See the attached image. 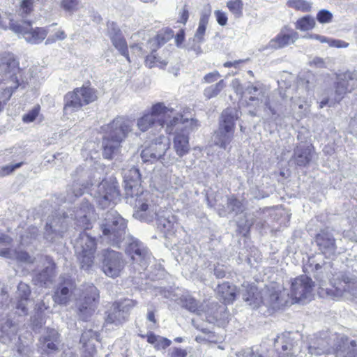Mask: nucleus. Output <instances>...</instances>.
Wrapping results in <instances>:
<instances>
[{"mask_svg":"<svg viewBox=\"0 0 357 357\" xmlns=\"http://www.w3.org/2000/svg\"><path fill=\"white\" fill-rule=\"evenodd\" d=\"M217 294L226 304H229L236 299V288L229 282H223L218 284Z\"/></svg>","mask_w":357,"mask_h":357,"instance_id":"a19ab883","label":"nucleus"},{"mask_svg":"<svg viewBox=\"0 0 357 357\" xmlns=\"http://www.w3.org/2000/svg\"><path fill=\"white\" fill-rule=\"evenodd\" d=\"M314 282L307 275L296 278L291 283L290 300L294 303H305L312 297Z\"/></svg>","mask_w":357,"mask_h":357,"instance_id":"ddd939ff","label":"nucleus"},{"mask_svg":"<svg viewBox=\"0 0 357 357\" xmlns=\"http://www.w3.org/2000/svg\"><path fill=\"white\" fill-rule=\"evenodd\" d=\"M244 93L249 96L250 102H254L255 105L264 103L265 110L268 109L273 115H278V108L275 109L270 102L268 98V92L265 86L259 82L252 83L248 82L244 88Z\"/></svg>","mask_w":357,"mask_h":357,"instance_id":"4468645a","label":"nucleus"},{"mask_svg":"<svg viewBox=\"0 0 357 357\" xmlns=\"http://www.w3.org/2000/svg\"><path fill=\"white\" fill-rule=\"evenodd\" d=\"M141 244V242L132 237L128 238L125 242V245L126 246V252L131 257L137 250L139 251V247Z\"/></svg>","mask_w":357,"mask_h":357,"instance_id":"6e6d98bb","label":"nucleus"},{"mask_svg":"<svg viewBox=\"0 0 357 357\" xmlns=\"http://www.w3.org/2000/svg\"><path fill=\"white\" fill-rule=\"evenodd\" d=\"M169 116L165 118V122L164 124V128L165 129V132L168 134H172L175 132L178 133L177 131L181 130L183 131H185L187 128V125L189 123L188 119H183V116L177 115L172 116L173 109H169Z\"/></svg>","mask_w":357,"mask_h":357,"instance_id":"c756f323","label":"nucleus"},{"mask_svg":"<svg viewBox=\"0 0 357 357\" xmlns=\"http://www.w3.org/2000/svg\"><path fill=\"white\" fill-rule=\"evenodd\" d=\"M18 62L13 54L4 52L0 55V82L8 84L10 82H18Z\"/></svg>","mask_w":357,"mask_h":357,"instance_id":"a211bd4d","label":"nucleus"},{"mask_svg":"<svg viewBox=\"0 0 357 357\" xmlns=\"http://www.w3.org/2000/svg\"><path fill=\"white\" fill-rule=\"evenodd\" d=\"M102 269L110 278H116L123 270L125 263L122 255L112 250H105L102 253Z\"/></svg>","mask_w":357,"mask_h":357,"instance_id":"6ab92c4d","label":"nucleus"},{"mask_svg":"<svg viewBox=\"0 0 357 357\" xmlns=\"http://www.w3.org/2000/svg\"><path fill=\"white\" fill-rule=\"evenodd\" d=\"M122 175L127 199H134L143 192L140 185L141 175L137 167L133 166L129 169H123Z\"/></svg>","mask_w":357,"mask_h":357,"instance_id":"aec40b11","label":"nucleus"},{"mask_svg":"<svg viewBox=\"0 0 357 357\" xmlns=\"http://www.w3.org/2000/svg\"><path fill=\"white\" fill-rule=\"evenodd\" d=\"M157 227L165 234L174 233L176 219L169 211H158V215H156Z\"/></svg>","mask_w":357,"mask_h":357,"instance_id":"7c9ffc66","label":"nucleus"},{"mask_svg":"<svg viewBox=\"0 0 357 357\" xmlns=\"http://www.w3.org/2000/svg\"><path fill=\"white\" fill-rule=\"evenodd\" d=\"M132 121L124 116H117L109 123L103 126L102 129L108 137L123 142L132 131Z\"/></svg>","mask_w":357,"mask_h":357,"instance_id":"f3484780","label":"nucleus"},{"mask_svg":"<svg viewBox=\"0 0 357 357\" xmlns=\"http://www.w3.org/2000/svg\"><path fill=\"white\" fill-rule=\"evenodd\" d=\"M68 223L66 217L56 216L48 219L45 227L44 237L49 241H55L62 238L63 234L66 231Z\"/></svg>","mask_w":357,"mask_h":357,"instance_id":"5701e85b","label":"nucleus"},{"mask_svg":"<svg viewBox=\"0 0 357 357\" xmlns=\"http://www.w3.org/2000/svg\"><path fill=\"white\" fill-rule=\"evenodd\" d=\"M236 111L227 108L221 115L218 129L214 132L212 140L215 145L227 149L234 138Z\"/></svg>","mask_w":357,"mask_h":357,"instance_id":"20e7f679","label":"nucleus"},{"mask_svg":"<svg viewBox=\"0 0 357 357\" xmlns=\"http://www.w3.org/2000/svg\"><path fill=\"white\" fill-rule=\"evenodd\" d=\"M13 259L24 263L33 262V259L27 252L24 251H18L16 250H15V255H13Z\"/></svg>","mask_w":357,"mask_h":357,"instance_id":"052dcab7","label":"nucleus"},{"mask_svg":"<svg viewBox=\"0 0 357 357\" xmlns=\"http://www.w3.org/2000/svg\"><path fill=\"white\" fill-rule=\"evenodd\" d=\"M147 192H141V194L135 197L134 199H128L127 202L134 205L135 211L133 217L143 222H152L160 209L158 206L151 204L146 198Z\"/></svg>","mask_w":357,"mask_h":357,"instance_id":"9d476101","label":"nucleus"},{"mask_svg":"<svg viewBox=\"0 0 357 357\" xmlns=\"http://www.w3.org/2000/svg\"><path fill=\"white\" fill-rule=\"evenodd\" d=\"M211 13V6L209 4L204 6L203 10L202 11L198 28L195 34V38L198 43H201L204 40V36L206 31V26L208 23Z\"/></svg>","mask_w":357,"mask_h":357,"instance_id":"58836bf2","label":"nucleus"},{"mask_svg":"<svg viewBox=\"0 0 357 357\" xmlns=\"http://www.w3.org/2000/svg\"><path fill=\"white\" fill-rule=\"evenodd\" d=\"M107 35L113 45L119 50V53L130 61L126 41L120 29L114 22H109L107 23Z\"/></svg>","mask_w":357,"mask_h":357,"instance_id":"bb28decb","label":"nucleus"},{"mask_svg":"<svg viewBox=\"0 0 357 357\" xmlns=\"http://www.w3.org/2000/svg\"><path fill=\"white\" fill-rule=\"evenodd\" d=\"M298 38V33L296 31L289 34H278L277 37L270 40L268 47L274 50L283 48L294 43Z\"/></svg>","mask_w":357,"mask_h":357,"instance_id":"e433bc0d","label":"nucleus"},{"mask_svg":"<svg viewBox=\"0 0 357 357\" xmlns=\"http://www.w3.org/2000/svg\"><path fill=\"white\" fill-rule=\"evenodd\" d=\"M178 303L188 311L196 313L198 315H202L204 310L199 301L190 295L186 294L181 296L178 300Z\"/></svg>","mask_w":357,"mask_h":357,"instance_id":"79ce46f5","label":"nucleus"},{"mask_svg":"<svg viewBox=\"0 0 357 357\" xmlns=\"http://www.w3.org/2000/svg\"><path fill=\"white\" fill-rule=\"evenodd\" d=\"M22 165V162L16 163L15 165H9L2 167L0 169V177L4 176L12 173L14 170L20 168Z\"/></svg>","mask_w":357,"mask_h":357,"instance_id":"69168bd1","label":"nucleus"},{"mask_svg":"<svg viewBox=\"0 0 357 357\" xmlns=\"http://www.w3.org/2000/svg\"><path fill=\"white\" fill-rule=\"evenodd\" d=\"M319 293L335 300L356 297L357 277L350 273H339L330 280V287L324 288L321 284Z\"/></svg>","mask_w":357,"mask_h":357,"instance_id":"f03ea898","label":"nucleus"},{"mask_svg":"<svg viewBox=\"0 0 357 357\" xmlns=\"http://www.w3.org/2000/svg\"><path fill=\"white\" fill-rule=\"evenodd\" d=\"M313 153L312 145L299 144L294 149L292 158L298 166L305 167L312 160Z\"/></svg>","mask_w":357,"mask_h":357,"instance_id":"473e14b6","label":"nucleus"},{"mask_svg":"<svg viewBox=\"0 0 357 357\" xmlns=\"http://www.w3.org/2000/svg\"><path fill=\"white\" fill-rule=\"evenodd\" d=\"M121 313L128 319L131 310L137 305V301L135 300L126 298L114 302Z\"/></svg>","mask_w":357,"mask_h":357,"instance_id":"603ef678","label":"nucleus"},{"mask_svg":"<svg viewBox=\"0 0 357 357\" xmlns=\"http://www.w3.org/2000/svg\"><path fill=\"white\" fill-rule=\"evenodd\" d=\"M40 112V106L36 105L26 114L22 116V121L25 123H29L33 122L36 117L38 116Z\"/></svg>","mask_w":357,"mask_h":357,"instance_id":"13d9d810","label":"nucleus"},{"mask_svg":"<svg viewBox=\"0 0 357 357\" xmlns=\"http://www.w3.org/2000/svg\"><path fill=\"white\" fill-rule=\"evenodd\" d=\"M74 248L79 261L81 268L88 271L93 264L96 250V238L82 231L75 240Z\"/></svg>","mask_w":357,"mask_h":357,"instance_id":"39448f33","label":"nucleus"},{"mask_svg":"<svg viewBox=\"0 0 357 357\" xmlns=\"http://www.w3.org/2000/svg\"><path fill=\"white\" fill-rule=\"evenodd\" d=\"M98 98L97 91L89 86L76 88L65 96L64 112L70 114L79 110L82 106L94 102Z\"/></svg>","mask_w":357,"mask_h":357,"instance_id":"6e6552de","label":"nucleus"},{"mask_svg":"<svg viewBox=\"0 0 357 357\" xmlns=\"http://www.w3.org/2000/svg\"><path fill=\"white\" fill-rule=\"evenodd\" d=\"M256 291L257 289L255 287H250L248 294H243V300L249 302V305L254 308L258 307L260 303L273 310H279L283 306L293 304V301L290 300L288 291L278 284H273L267 287L261 293L259 298L255 296Z\"/></svg>","mask_w":357,"mask_h":357,"instance_id":"f257e3e1","label":"nucleus"},{"mask_svg":"<svg viewBox=\"0 0 357 357\" xmlns=\"http://www.w3.org/2000/svg\"><path fill=\"white\" fill-rule=\"evenodd\" d=\"M33 0H23L20 5V14L24 17L33 11Z\"/></svg>","mask_w":357,"mask_h":357,"instance_id":"4d7b16f0","label":"nucleus"},{"mask_svg":"<svg viewBox=\"0 0 357 357\" xmlns=\"http://www.w3.org/2000/svg\"><path fill=\"white\" fill-rule=\"evenodd\" d=\"M335 340L333 354L335 357H357V342L349 340L344 335L339 334L332 337Z\"/></svg>","mask_w":357,"mask_h":357,"instance_id":"4be33fe9","label":"nucleus"},{"mask_svg":"<svg viewBox=\"0 0 357 357\" xmlns=\"http://www.w3.org/2000/svg\"><path fill=\"white\" fill-rule=\"evenodd\" d=\"M333 18L332 13L327 10H321L317 15V20L319 23L326 24L331 22Z\"/></svg>","mask_w":357,"mask_h":357,"instance_id":"e2e57ef3","label":"nucleus"},{"mask_svg":"<svg viewBox=\"0 0 357 357\" xmlns=\"http://www.w3.org/2000/svg\"><path fill=\"white\" fill-rule=\"evenodd\" d=\"M17 326L8 315L0 314V342L10 344L17 339Z\"/></svg>","mask_w":357,"mask_h":357,"instance_id":"c85d7f7f","label":"nucleus"},{"mask_svg":"<svg viewBox=\"0 0 357 357\" xmlns=\"http://www.w3.org/2000/svg\"><path fill=\"white\" fill-rule=\"evenodd\" d=\"M97 204L102 208H107L111 204H115L119 199V190L114 183L102 180L98 185L91 190Z\"/></svg>","mask_w":357,"mask_h":357,"instance_id":"9b49d317","label":"nucleus"},{"mask_svg":"<svg viewBox=\"0 0 357 357\" xmlns=\"http://www.w3.org/2000/svg\"><path fill=\"white\" fill-rule=\"evenodd\" d=\"M309 267L311 268L312 271L321 273L322 269L326 270L327 268V264L326 263L323 264L317 263L315 260V257H312L309 259Z\"/></svg>","mask_w":357,"mask_h":357,"instance_id":"0e129e2a","label":"nucleus"},{"mask_svg":"<svg viewBox=\"0 0 357 357\" xmlns=\"http://www.w3.org/2000/svg\"><path fill=\"white\" fill-rule=\"evenodd\" d=\"M168 107L163 102L154 104L150 112L144 114L137 119V126L142 131L145 132L151 127L163 128L165 118L169 116Z\"/></svg>","mask_w":357,"mask_h":357,"instance_id":"1a4fd4ad","label":"nucleus"},{"mask_svg":"<svg viewBox=\"0 0 357 357\" xmlns=\"http://www.w3.org/2000/svg\"><path fill=\"white\" fill-rule=\"evenodd\" d=\"M174 36V31L170 29H166L162 32L157 36V40L159 45H162L172 38Z\"/></svg>","mask_w":357,"mask_h":357,"instance_id":"680f3d73","label":"nucleus"},{"mask_svg":"<svg viewBox=\"0 0 357 357\" xmlns=\"http://www.w3.org/2000/svg\"><path fill=\"white\" fill-rule=\"evenodd\" d=\"M203 313L206 321L220 327H224L229 321V313L225 305L212 303Z\"/></svg>","mask_w":357,"mask_h":357,"instance_id":"b1692460","label":"nucleus"},{"mask_svg":"<svg viewBox=\"0 0 357 357\" xmlns=\"http://www.w3.org/2000/svg\"><path fill=\"white\" fill-rule=\"evenodd\" d=\"M55 264L49 261V265L37 275V280L45 286H47L54 277Z\"/></svg>","mask_w":357,"mask_h":357,"instance_id":"49530a36","label":"nucleus"},{"mask_svg":"<svg viewBox=\"0 0 357 357\" xmlns=\"http://www.w3.org/2000/svg\"><path fill=\"white\" fill-rule=\"evenodd\" d=\"M131 259L134 262L139 264L142 267L145 268L151 261V255L148 248L142 243L139 247V251L137 250L131 256Z\"/></svg>","mask_w":357,"mask_h":357,"instance_id":"c03bdc74","label":"nucleus"},{"mask_svg":"<svg viewBox=\"0 0 357 357\" xmlns=\"http://www.w3.org/2000/svg\"><path fill=\"white\" fill-rule=\"evenodd\" d=\"M9 28L16 33L22 35L25 40L31 44L41 43L47 36V32L43 28H31V22L24 20L22 24L10 20Z\"/></svg>","mask_w":357,"mask_h":357,"instance_id":"dca6fc26","label":"nucleus"},{"mask_svg":"<svg viewBox=\"0 0 357 357\" xmlns=\"http://www.w3.org/2000/svg\"><path fill=\"white\" fill-rule=\"evenodd\" d=\"M10 347H16V351L19 356L21 357H33L34 351L26 344L22 343L21 337L17 336L16 341H13L12 343L6 344Z\"/></svg>","mask_w":357,"mask_h":357,"instance_id":"09e8293b","label":"nucleus"},{"mask_svg":"<svg viewBox=\"0 0 357 357\" xmlns=\"http://www.w3.org/2000/svg\"><path fill=\"white\" fill-rule=\"evenodd\" d=\"M18 86V82H10L8 84L0 82V112L10 98L14 90Z\"/></svg>","mask_w":357,"mask_h":357,"instance_id":"37998d69","label":"nucleus"},{"mask_svg":"<svg viewBox=\"0 0 357 357\" xmlns=\"http://www.w3.org/2000/svg\"><path fill=\"white\" fill-rule=\"evenodd\" d=\"M83 297L77 301V313L80 319L87 321L95 313L99 304L100 294L96 287L86 284L83 289Z\"/></svg>","mask_w":357,"mask_h":357,"instance_id":"0eeeda50","label":"nucleus"},{"mask_svg":"<svg viewBox=\"0 0 357 357\" xmlns=\"http://www.w3.org/2000/svg\"><path fill=\"white\" fill-rule=\"evenodd\" d=\"M315 25L314 18L311 15H305L296 21L295 26L296 29L307 31L314 29Z\"/></svg>","mask_w":357,"mask_h":357,"instance_id":"3c124183","label":"nucleus"},{"mask_svg":"<svg viewBox=\"0 0 357 357\" xmlns=\"http://www.w3.org/2000/svg\"><path fill=\"white\" fill-rule=\"evenodd\" d=\"M42 349L45 351L58 350L60 343V335L55 329H47L39 340Z\"/></svg>","mask_w":357,"mask_h":357,"instance_id":"2f4dec72","label":"nucleus"},{"mask_svg":"<svg viewBox=\"0 0 357 357\" xmlns=\"http://www.w3.org/2000/svg\"><path fill=\"white\" fill-rule=\"evenodd\" d=\"M73 284L70 280H66L60 284L56 289L52 296L55 303L61 305H66L70 301Z\"/></svg>","mask_w":357,"mask_h":357,"instance_id":"72a5a7b5","label":"nucleus"},{"mask_svg":"<svg viewBox=\"0 0 357 357\" xmlns=\"http://www.w3.org/2000/svg\"><path fill=\"white\" fill-rule=\"evenodd\" d=\"M242 211L241 202L234 196L227 197V208L224 207L218 208V214L220 216H226L228 213L237 214Z\"/></svg>","mask_w":357,"mask_h":357,"instance_id":"a18cd8bd","label":"nucleus"},{"mask_svg":"<svg viewBox=\"0 0 357 357\" xmlns=\"http://www.w3.org/2000/svg\"><path fill=\"white\" fill-rule=\"evenodd\" d=\"M225 84L224 80L219 81L215 84L211 85L206 88L204 91V95L207 99H211L217 96L220 91L225 88Z\"/></svg>","mask_w":357,"mask_h":357,"instance_id":"864d4df0","label":"nucleus"},{"mask_svg":"<svg viewBox=\"0 0 357 357\" xmlns=\"http://www.w3.org/2000/svg\"><path fill=\"white\" fill-rule=\"evenodd\" d=\"M287 4L289 8L301 12H310L312 9V3L305 0H289Z\"/></svg>","mask_w":357,"mask_h":357,"instance_id":"5fc2aeb1","label":"nucleus"},{"mask_svg":"<svg viewBox=\"0 0 357 357\" xmlns=\"http://www.w3.org/2000/svg\"><path fill=\"white\" fill-rule=\"evenodd\" d=\"M50 299L51 298L48 296H45L40 302L36 303L35 309L38 314H42L45 311L50 310Z\"/></svg>","mask_w":357,"mask_h":357,"instance_id":"bf43d9fd","label":"nucleus"},{"mask_svg":"<svg viewBox=\"0 0 357 357\" xmlns=\"http://www.w3.org/2000/svg\"><path fill=\"white\" fill-rule=\"evenodd\" d=\"M316 243L321 252L327 257L335 255L337 249L335 239L328 229L321 230L315 238Z\"/></svg>","mask_w":357,"mask_h":357,"instance_id":"cd10ccee","label":"nucleus"},{"mask_svg":"<svg viewBox=\"0 0 357 357\" xmlns=\"http://www.w3.org/2000/svg\"><path fill=\"white\" fill-rule=\"evenodd\" d=\"M78 5V0H62L61 6L67 11L74 10Z\"/></svg>","mask_w":357,"mask_h":357,"instance_id":"774afa93","label":"nucleus"},{"mask_svg":"<svg viewBox=\"0 0 357 357\" xmlns=\"http://www.w3.org/2000/svg\"><path fill=\"white\" fill-rule=\"evenodd\" d=\"M337 333L322 332L314 335L310 339L307 350L311 356H321L333 353L335 347V340L332 337L338 335Z\"/></svg>","mask_w":357,"mask_h":357,"instance_id":"2eb2a0df","label":"nucleus"},{"mask_svg":"<svg viewBox=\"0 0 357 357\" xmlns=\"http://www.w3.org/2000/svg\"><path fill=\"white\" fill-rule=\"evenodd\" d=\"M71 218L76 220L77 227L84 230L91 227V221L96 218L94 208L88 200L84 199L80 207L75 212L70 214Z\"/></svg>","mask_w":357,"mask_h":357,"instance_id":"393cba45","label":"nucleus"},{"mask_svg":"<svg viewBox=\"0 0 357 357\" xmlns=\"http://www.w3.org/2000/svg\"><path fill=\"white\" fill-rule=\"evenodd\" d=\"M122 142L112 139L105 135L102 140V155L106 159H112L120 149Z\"/></svg>","mask_w":357,"mask_h":357,"instance_id":"ea45409f","label":"nucleus"},{"mask_svg":"<svg viewBox=\"0 0 357 357\" xmlns=\"http://www.w3.org/2000/svg\"><path fill=\"white\" fill-rule=\"evenodd\" d=\"M79 178L71 185H69L66 190V196L64 197L65 202H73L76 197H78L84 193V190L93 186L96 182H93L96 172H93L89 170H84L83 168H78L76 171Z\"/></svg>","mask_w":357,"mask_h":357,"instance_id":"f8f14e48","label":"nucleus"},{"mask_svg":"<svg viewBox=\"0 0 357 357\" xmlns=\"http://www.w3.org/2000/svg\"><path fill=\"white\" fill-rule=\"evenodd\" d=\"M146 337L147 342L153 344L157 350L165 349L170 346L172 343L170 340L160 335H156L153 333H148Z\"/></svg>","mask_w":357,"mask_h":357,"instance_id":"de8ad7c7","label":"nucleus"},{"mask_svg":"<svg viewBox=\"0 0 357 357\" xmlns=\"http://www.w3.org/2000/svg\"><path fill=\"white\" fill-rule=\"evenodd\" d=\"M243 6L242 0H229L226 3L227 8L236 19L243 17Z\"/></svg>","mask_w":357,"mask_h":357,"instance_id":"8fccbe9b","label":"nucleus"},{"mask_svg":"<svg viewBox=\"0 0 357 357\" xmlns=\"http://www.w3.org/2000/svg\"><path fill=\"white\" fill-rule=\"evenodd\" d=\"M169 139L164 135L155 138L142 151L141 158L143 162L153 163L160 160L162 163H174L178 160L175 157L168 160L165 158V153L169 149Z\"/></svg>","mask_w":357,"mask_h":357,"instance_id":"423d86ee","label":"nucleus"},{"mask_svg":"<svg viewBox=\"0 0 357 357\" xmlns=\"http://www.w3.org/2000/svg\"><path fill=\"white\" fill-rule=\"evenodd\" d=\"M128 319L121 313L117 305L114 303L110 308L106 312V316L105 317V325L106 326L109 325H114L119 326L126 322Z\"/></svg>","mask_w":357,"mask_h":357,"instance_id":"c9c22d12","label":"nucleus"},{"mask_svg":"<svg viewBox=\"0 0 357 357\" xmlns=\"http://www.w3.org/2000/svg\"><path fill=\"white\" fill-rule=\"evenodd\" d=\"M355 73L347 71L337 76L335 86V100L340 101L343 96L349 91V82L355 79Z\"/></svg>","mask_w":357,"mask_h":357,"instance_id":"f704fd0d","label":"nucleus"},{"mask_svg":"<svg viewBox=\"0 0 357 357\" xmlns=\"http://www.w3.org/2000/svg\"><path fill=\"white\" fill-rule=\"evenodd\" d=\"M30 294L31 289L29 286L24 282H20L17 285L13 301L16 313L20 316L26 315L29 312L28 306L30 303Z\"/></svg>","mask_w":357,"mask_h":357,"instance_id":"a878e982","label":"nucleus"},{"mask_svg":"<svg viewBox=\"0 0 357 357\" xmlns=\"http://www.w3.org/2000/svg\"><path fill=\"white\" fill-rule=\"evenodd\" d=\"M174 149L179 157H183L188 153L190 145L186 130L176 134L174 139Z\"/></svg>","mask_w":357,"mask_h":357,"instance_id":"4c0bfd02","label":"nucleus"},{"mask_svg":"<svg viewBox=\"0 0 357 357\" xmlns=\"http://www.w3.org/2000/svg\"><path fill=\"white\" fill-rule=\"evenodd\" d=\"M301 343V340H296L294 334L290 332H285L275 340V347L280 346L282 351L286 352L280 357H303L300 356Z\"/></svg>","mask_w":357,"mask_h":357,"instance_id":"412c9836","label":"nucleus"},{"mask_svg":"<svg viewBox=\"0 0 357 357\" xmlns=\"http://www.w3.org/2000/svg\"><path fill=\"white\" fill-rule=\"evenodd\" d=\"M187 354L186 350L178 347L171 348L168 354L169 357H186Z\"/></svg>","mask_w":357,"mask_h":357,"instance_id":"338daca9","label":"nucleus"},{"mask_svg":"<svg viewBox=\"0 0 357 357\" xmlns=\"http://www.w3.org/2000/svg\"><path fill=\"white\" fill-rule=\"evenodd\" d=\"M100 227L105 238L113 245L119 247V244L126 240L127 224L116 211H107Z\"/></svg>","mask_w":357,"mask_h":357,"instance_id":"7ed1b4c3","label":"nucleus"}]
</instances>
